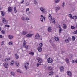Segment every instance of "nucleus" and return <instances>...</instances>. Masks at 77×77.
Masks as SVG:
<instances>
[{
  "label": "nucleus",
  "instance_id": "f257e3e1",
  "mask_svg": "<svg viewBox=\"0 0 77 77\" xmlns=\"http://www.w3.org/2000/svg\"><path fill=\"white\" fill-rule=\"evenodd\" d=\"M48 18L50 21H52V23L53 24L55 23V18H53L52 17V16L51 14H49L48 16Z\"/></svg>",
  "mask_w": 77,
  "mask_h": 77
},
{
  "label": "nucleus",
  "instance_id": "f03ea898",
  "mask_svg": "<svg viewBox=\"0 0 77 77\" xmlns=\"http://www.w3.org/2000/svg\"><path fill=\"white\" fill-rule=\"evenodd\" d=\"M40 10L42 13H44V12H46L47 11V10L44 8L43 7H41L40 8Z\"/></svg>",
  "mask_w": 77,
  "mask_h": 77
},
{
  "label": "nucleus",
  "instance_id": "7ed1b4c3",
  "mask_svg": "<svg viewBox=\"0 0 77 77\" xmlns=\"http://www.w3.org/2000/svg\"><path fill=\"white\" fill-rule=\"evenodd\" d=\"M29 65V62H26L24 64V67L26 70L28 69V66Z\"/></svg>",
  "mask_w": 77,
  "mask_h": 77
},
{
  "label": "nucleus",
  "instance_id": "20e7f679",
  "mask_svg": "<svg viewBox=\"0 0 77 77\" xmlns=\"http://www.w3.org/2000/svg\"><path fill=\"white\" fill-rule=\"evenodd\" d=\"M40 38V35L38 33H37L35 35V39H38Z\"/></svg>",
  "mask_w": 77,
  "mask_h": 77
},
{
  "label": "nucleus",
  "instance_id": "39448f33",
  "mask_svg": "<svg viewBox=\"0 0 77 77\" xmlns=\"http://www.w3.org/2000/svg\"><path fill=\"white\" fill-rule=\"evenodd\" d=\"M47 60L48 63H50L53 62V59L51 58H49Z\"/></svg>",
  "mask_w": 77,
  "mask_h": 77
},
{
  "label": "nucleus",
  "instance_id": "423d86ee",
  "mask_svg": "<svg viewBox=\"0 0 77 77\" xmlns=\"http://www.w3.org/2000/svg\"><path fill=\"white\" fill-rule=\"evenodd\" d=\"M2 21H3V23L4 24H7L8 22V20H6V19L4 18H2Z\"/></svg>",
  "mask_w": 77,
  "mask_h": 77
},
{
  "label": "nucleus",
  "instance_id": "0eeeda50",
  "mask_svg": "<svg viewBox=\"0 0 77 77\" xmlns=\"http://www.w3.org/2000/svg\"><path fill=\"white\" fill-rule=\"evenodd\" d=\"M41 18H40V20L42 22H43V20H44V21H45V18L44 17V16L42 15H41Z\"/></svg>",
  "mask_w": 77,
  "mask_h": 77
},
{
  "label": "nucleus",
  "instance_id": "6e6552de",
  "mask_svg": "<svg viewBox=\"0 0 77 77\" xmlns=\"http://www.w3.org/2000/svg\"><path fill=\"white\" fill-rule=\"evenodd\" d=\"M60 70L61 72H63V71H64V67L60 66Z\"/></svg>",
  "mask_w": 77,
  "mask_h": 77
},
{
  "label": "nucleus",
  "instance_id": "1a4fd4ad",
  "mask_svg": "<svg viewBox=\"0 0 77 77\" xmlns=\"http://www.w3.org/2000/svg\"><path fill=\"white\" fill-rule=\"evenodd\" d=\"M33 35L32 34L29 33L26 35V36L28 38H31Z\"/></svg>",
  "mask_w": 77,
  "mask_h": 77
},
{
  "label": "nucleus",
  "instance_id": "9d476101",
  "mask_svg": "<svg viewBox=\"0 0 77 77\" xmlns=\"http://www.w3.org/2000/svg\"><path fill=\"white\" fill-rule=\"evenodd\" d=\"M67 74L69 75V77H71V75H72V74L71 73V72H70V71H68L67 72Z\"/></svg>",
  "mask_w": 77,
  "mask_h": 77
},
{
  "label": "nucleus",
  "instance_id": "9b49d317",
  "mask_svg": "<svg viewBox=\"0 0 77 77\" xmlns=\"http://www.w3.org/2000/svg\"><path fill=\"white\" fill-rule=\"evenodd\" d=\"M60 9V7H56L55 8L56 12H57L58 11H59Z\"/></svg>",
  "mask_w": 77,
  "mask_h": 77
},
{
  "label": "nucleus",
  "instance_id": "f8f14e48",
  "mask_svg": "<svg viewBox=\"0 0 77 77\" xmlns=\"http://www.w3.org/2000/svg\"><path fill=\"white\" fill-rule=\"evenodd\" d=\"M37 60L38 62L40 63H42V59L40 58H38L37 59Z\"/></svg>",
  "mask_w": 77,
  "mask_h": 77
},
{
  "label": "nucleus",
  "instance_id": "ddd939ff",
  "mask_svg": "<svg viewBox=\"0 0 77 77\" xmlns=\"http://www.w3.org/2000/svg\"><path fill=\"white\" fill-rule=\"evenodd\" d=\"M38 50L39 52H41L42 50V48L41 47H38Z\"/></svg>",
  "mask_w": 77,
  "mask_h": 77
},
{
  "label": "nucleus",
  "instance_id": "4468645a",
  "mask_svg": "<svg viewBox=\"0 0 77 77\" xmlns=\"http://www.w3.org/2000/svg\"><path fill=\"white\" fill-rule=\"evenodd\" d=\"M4 66L5 68H8V66H9V65L8 63H5L4 64Z\"/></svg>",
  "mask_w": 77,
  "mask_h": 77
},
{
  "label": "nucleus",
  "instance_id": "2eb2a0df",
  "mask_svg": "<svg viewBox=\"0 0 77 77\" xmlns=\"http://www.w3.org/2000/svg\"><path fill=\"white\" fill-rule=\"evenodd\" d=\"M27 33V32L26 31H24L22 32V35H26Z\"/></svg>",
  "mask_w": 77,
  "mask_h": 77
},
{
  "label": "nucleus",
  "instance_id": "dca6fc26",
  "mask_svg": "<svg viewBox=\"0 0 77 77\" xmlns=\"http://www.w3.org/2000/svg\"><path fill=\"white\" fill-rule=\"evenodd\" d=\"M59 33H60L62 30V28H61V27H60V26H59Z\"/></svg>",
  "mask_w": 77,
  "mask_h": 77
},
{
  "label": "nucleus",
  "instance_id": "f3484780",
  "mask_svg": "<svg viewBox=\"0 0 77 77\" xmlns=\"http://www.w3.org/2000/svg\"><path fill=\"white\" fill-rule=\"evenodd\" d=\"M8 12H11L12 11V8H11V7H8Z\"/></svg>",
  "mask_w": 77,
  "mask_h": 77
},
{
  "label": "nucleus",
  "instance_id": "a211bd4d",
  "mask_svg": "<svg viewBox=\"0 0 77 77\" xmlns=\"http://www.w3.org/2000/svg\"><path fill=\"white\" fill-rule=\"evenodd\" d=\"M63 29H65L67 27V26L66 24H64L63 25Z\"/></svg>",
  "mask_w": 77,
  "mask_h": 77
},
{
  "label": "nucleus",
  "instance_id": "6ab92c4d",
  "mask_svg": "<svg viewBox=\"0 0 77 77\" xmlns=\"http://www.w3.org/2000/svg\"><path fill=\"white\" fill-rule=\"evenodd\" d=\"M48 30L49 32H51L52 30L51 28V27H49L48 29Z\"/></svg>",
  "mask_w": 77,
  "mask_h": 77
},
{
  "label": "nucleus",
  "instance_id": "aec40b11",
  "mask_svg": "<svg viewBox=\"0 0 77 77\" xmlns=\"http://www.w3.org/2000/svg\"><path fill=\"white\" fill-rule=\"evenodd\" d=\"M15 64L17 66V68H18V67L20 66V65L19 64V63H17V62H15Z\"/></svg>",
  "mask_w": 77,
  "mask_h": 77
},
{
  "label": "nucleus",
  "instance_id": "412c9836",
  "mask_svg": "<svg viewBox=\"0 0 77 77\" xmlns=\"http://www.w3.org/2000/svg\"><path fill=\"white\" fill-rule=\"evenodd\" d=\"M8 38L9 39H12L13 38V36L12 35H10L8 36Z\"/></svg>",
  "mask_w": 77,
  "mask_h": 77
},
{
  "label": "nucleus",
  "instance_id": "4be33fe9",
  "mask_svg": "<svg viewBox=\"0 0 77 77\" xmlns=\"http://www.w3.org/2000/svg\"><path fill=\"white\" fill-rule=\"evenodd\" d=\"M11 74L13 76H15V74L13 72H10Z\"/></svg>",
  "mask_w": 77,
  "mask_h": 77
},
{
  "label": "nucleus",
  "instance_id": "5701e85b",
  "mask_svg": "<svg viewBox=\"0 0 77 77\" xmlns=\"http://www.w3.org/2000/svg\"><path fill=\"white\" fill-rule=\"evenodd\" d=\"M17 71L18 72H20V73H23V72L20 69H17Z\"/></svg>",
  "mask_w": 77,
  "mask_h": 77
},
{
  "label": "nucleus",
  "instance_id": "b1692460",
  "mask_svg": "<svg viewBox=\"0 0 77 77\" xmlns=\"http://www.w3.org/2000/svg\"><path fill=\"white\" fill-rule=\"evenodd\" d=\"M14 61H11V63H10V65H14Z\"/></svg>",
  "mask_w": 77,
  "mask_h": 77
},
{
  "label": "nucleus",
  "instance_id": "393cba45",
  "mask_svg": "<svg viewBox=\"0 0 77 77\" xmlns=\"http://www.w3.org/2000/svg\"><path fill=\"white\" fill-rule=\"evenodd\" d=\"M65 60H66V62L67 63H69V59L68 58H66V59Z\"/></svg>",
  "mask_w": 77,
  "mask_h": 77
},
{
  "label": "nucleus",
  "instance_id": "a878e982",
  "mask_svg": "<svg viewBox=\"0 0 77 77\" xmlns=\"http://www.w3.org/2000/svg\"><path fill=\"white\" fill-rule=\"evenodd\" d=\"M49 75H53V72L51 71L49 73Z\"/></svg>",
  "mask_w": 77,
  "mask_h": 77
},
{
  "label": "nucleus",
  "instance_id": "bb28decb",
  "mask_svg": "<svg viewBox=\"0 0 77 77\" xmlns=\"http://www.w3.org/2000/svg\"><path fill=\"white\" fill-rule=\"evenodd\" d=\"M55 39L56 41H58L59 40V38L57 37H56L55 38Z\"/></svg>",
  "mask_w": 77,
  "mask_h": 77
},
{
  "label": "nucleus",
  "instance_id": "cd10ccee",
  "mask_svg": "<svg viewBox=\"0 0 77 77\" xmlns=\"http://www.w3.org/2000/svg\"><path fill=\"white\" fill-rule=\"evenodd\" d=\"M49 42L51 44H53V39H51L49 41Z\"/></svg>",
  "mask_w": 77,
  "mask_h": 77
},
{
  "label": "nucleus",
  "instance_id": "c85d7f7f",
  "mask_svg": "<svg viewBox=\"0 0 77 77\" xmlns=\"http://www.w3.org/2000/svg\"><path fill=\"white\" fill-rule=\"evenodd\" d=\"M69 59H72L73 56H72V55H69Z\"/></svg>",
  "mask_w": 77,
  "mask_h": 77
},
{
  "label": "nucleus",
  "instance_id": "c756f323",
  "mask_svg": "<svg viewBox=\"0 0 77 77\" xmlns=\"http://www.w3.org/2000/svg\"><path fill=\"white\" fill-rule=\"evenodd\" d=\"M15 57L17 59H18V58H19V56H18L17 54H16L15 55Z\"/></svg>",
  "mask_w": 77,
  "mask_h": 77
},
{
  "label": "nucleus",
  "instance_id": "7c9ffc66",
  "mask_svg": "<svg viewBox=\"0 0 77 77\" xmlns=\"http://www.w3.org/2000/svg\"><path fill=\"white\" fill-rule=\"evenodd\" d=\"M10 60V58H7L5 59V61H6V62H8Z\"/></svg>",
  "mask_w": 77,
  "mask_h": 77
},
{
  "label": "nucleus",
  "instance_id": "2f4dec72",
  "mask_svg": "<svg viewBox=\"0 0 77 77\" xmlns=\"http://www.w3.org/2000/svg\"><path fill=\"white\" fill-rule=\"evenodd\" d=\"M26 44H27V42H26L25 41H24L23 42V46L26 45Z\"/></svg>",
  "mask_w": 77,
  "mask_h": 77
},
{
  "label": "nucleus",
  "instance_id": "473e14b6",
  "mask_svg": "<svg viewBox=\"0 0 77 77\" xmlns=\"http://www.w3.org/2000/svg\"><path fill=\"white\" fill-rule=\"evenodd\" d=\"M60 1V0H55V2L56 3H59Z\"/></svg>",
  "mask_w": 77,
  "mask_h": 77
},
{
  "label": "nucleus",
  "instance_id": "72a5a7b5",
  "mask_svg": "<svg viewBox=\"0 0 77 77\" xmlns=\"http://www.w3.org/2000/svg\"><path fill=\"white\" fill-rule=\"evenodd\" d=\"M29 54L30 55H32V56H33V55L35 54L34 52H33L29 53Z\"/></svg>",
  "mask_w": 77,
  "mask_h": 77
},
{
  "label": "nucleus",
  "instance_id": "f704fd0d",
  "mask_svg": "<svg viewBox=\"0 0 77 77\" xmlns=\"http://www.w3.org/2000/svg\"><path fill=\"white\" fill-rule=\"evenodd\" d=\"M48 69L49 70H52L53 69V68L51 66H49L48 67Z\"/></svg>",
  "mask_w": 77,
  "mask_h": 77
},
{
  "label": "nucleus",
  "instance_id": "c9c22d12",
  "mask_svg": "<svg viewBox=\"0 0 77 77\" xmlns=\"http://www.w3.org/2000/svg\"><path fill=\"white\" fill-rule=\"evenodd\" d=\"M69 17H70V18H71V19H72L73 17H72V15H71V14H69Z\"/></svg>",
  "mask_w": 77,
  "mask_h": 77
},
{
  "label": "nucleus",
  "instance_id": "e433bc0d",
  "mask_svg": "<svg viewBox=\"0 0 77 77\" xmlns=\"http://www.w3.org/2000/svg\"><path fill=\"white\" fill-rule=\"evenodd\" d=\"M65 42H66V43H68V42H69V40L68 39H66L65 40Z\"/></svg>",
  "mask_w": 77,
  "mask_h": 77
},
{
  "label": "nucleus",
  "instance_id": "4c0bfd02",
  "mask_svg": "<svg viewBox=\"0 0 77 77\" xmlns=\"http://www.w3.org/2000/svg\"><path fill=\"white\" fill-rule=\"evenodd\" d=\"M29 5L30 3H29V2H27L26 4V6H29Z\"/></svg>",
  "mask_w": 77,
  "mask_h": 77
},
{
  "label": "nucleus",
  "instance_id": "58836bf2",
  "mask_svg": "<svg viewBox=\"0 0 77 77\" xmlns=\"http://www.w3.org/2000/svg\"><path fill=\"white\" fill-rule=\"evenodd\" d=\"M62 6L63 8H64L65 7V2H63L62 4Z\"/></svg>",
  "mask_w": 77,
  "mask_h": 77
},
{
  "label": "nucleus",
  "instance_id": "ea45409f",
  "mask_svg": "<svg viewBox=\"0 0 77 77\" xmlns=\"http://www.w3.org/2000/svg\"><path fill=\"white\" fill-rule=\"evenodd\" d=\"M75 37L74 36H72V40L73 41H75Z\"/></svg>",
  "mask_w": 77,
  "mask_h": 77
},
{
  "label": "nucleus",
  "instance_id": "a19ab883",
  "mask_svg": "<svg viewBox=\"0 0 77 77\" xmlns=\"http://www.w3.org/2000/svg\"><path fill=\"white\" fill-rule=\"evenodd\" d=\"M74 20H76L77 18V16H75L73 17V18Z\"/></svg>",
  "mask_w": 77,
  "mask_h": 77
},
{
  "label": "nucleus",
  "instance_id": "79ce46f5",
  "mask_svg": "<svg viewBox=\"0 0 77 77\" xmlns=\"http://www.w3.org/2000/svg\"><path fill=\"white\" fill-rule=\"evenodd\" d=\"M1 33L3 34H4L5 33V31L4 30H2L1 31Z\"/></svg>",
  "mask_w": 77,
  "mask_h": 77
},
{
  "label": "nucleus",
  "instance_id": "37998d69",
  "mask_svg": "<svg viewBox=\"0 0 77 77\" xmlns=\"http://www.w3.org/2000/svg\"><path fill=\"white\" fill-rule=\"evenodd\" d=\"M14 10L15 13H16V12H17V9L16 7H15L14 8Z\"/></svg>",
  "mask_w": 77,
  "mask_h": 77
},
{
  "label": "nucleus",
  "instance_id": "c03bdc74",
  "mask_svg": "<svg viewBox=\"0 0 77 77\" xmlns=\"http://www.w3.org/2000/svg\"><path fill=\"white\" fill-rule=\"evenodd\" d=\"M1 12L2 16H4V15H5V13H4V12L3 11H1Z\"/></svg>",
  "mask_w": 77,
  "mask_h": 77
},
{
  "label": "nucleus",
  "instance_id": "a18cd8bd",
  "mask_svg": "<svg viewBox=\"0 0 77 77\" xmlns=\"http://www.w3.org/2000/svg\"><path fill=\"white\" fill-rule=\"evenodd\" d=\"M43 45V44L42 43H40L39 44V47H42V46Z\"/></svg>",
  "mask_w": 77,
  "mask_h": 77
},
{
  "label": "nucleus",
  "instance_id": "49530a36",
  "mask_svg": "<svg viewBox=\"0 0 77 77\" xmlns=\"http://www.w3.org/2000/svg\"><path fill=\"white\" fill-rule=\"evenodd\" d=\"M71 29H75V27L73 26H71Z\"/></svg>",
  "mask_w": 77,
  "mask_h": 77
},
{
  "label": "nucleus",
  "instance_id": "de8ad7c7",
  "mask_svg": "<svg viewBox=\"0 0 77 77\" xmlns=\"http://www.w3.org/2000/svg\"><path fill=\"white\" fill-rule=\"evenodd\" d=\"M71 39L72 38L71 37H69L68 38V40L69 41H71Z\"/></svg>",
  "mask_w": 77,
  "mask_h": 77
},
{
  "label": "nucleus",
  "instance_id": "09e8293b",
  "mask_svg": "<svg viewBox=\"0 0 77 77\" xmlns=\"http://www.w3.org/2000/svg\"><path fill=\"white\" fill-rule=\"evenodd\" d=\"M8 44H9V45H12V41L10 42Z\"/></svg>",
  "mask_w": 77,
  "mask_h": 77
},
{
  "label": "nucleus",
  "instance_id": "8fccbe9b",
  "mask_svg": "<svg viewBox=\"0 0 77 77\" xmlns=\"http://www.w3.org/2000/svg\"><path fill=\"white\" fill-rule=\"evenodd\" d=\"M1 44L2 45H5L4 42L3 41L2 42Z\"/></svg>",
  "mask_w": 77,
  "mask_h": 77
},
{
  "label": "nucleus",
  "instance_id": "3c124183",
  "mask_svg": "<svg viewBox=\"0 0 77 77\" xmlns=\"http://www.w3.org/2000/svg\"><path fill=\"white\" fill-rule=\"evenodd\" d=\"M72 63H76L75 60H73L72 61Z\"/></svg>",
  "mask_w": 77,
  "mask_h": 77
},
{
  "label": "nucleus",
  "instance_id": "603ef678",
  "mask_svg": "<svg viewBox=\"0 0 77 77\" xmlns=\"http://www.w3.org/2000/svg\"><path fill=\"white\" fill-rule=\"evenodd\" d=\"M29 11V8H28L26 9L25 11L26 12H28V11Z\"/></svg>",
  "mask_w": 77,
  "mask_h": 77
},
{
  "label": "nucleus",
  "instance_id": "864d4df0",
  "mask_svg": "<svg viewBox=\"0 0 77 77\" xmlns=\"http://www.w3.org/2000/svg\"><path fill=\"white\" fill-rule=\"evenodd\" d=\"M25 46V48L26 49H27L28 48V47H29L28 45H26Z\"/></svg>",
  "mask_w": 77,
  "mask_h": 77
},
{
  "label": "nucleus",
  "instance_id": "5fc2aeb1",
  "mask_svg": "<svg viewBox=\"0 0 77 77\" xmlns=\"http://www.w3.org/2000/svg\"><path fill=\"white\" fill-rule=\"evenodd\" d=\"M5 27H10V26L8 25H6L5 26Z\"/></svg>",
  "mask_w": 77,
  "mask_h": 77
},
{
  "label": "nucleus",
  "instance_id": "6e6d98bb",
  "mask_svg": "<svg viewBox=\"0 0 77 77\" xmlns=\"http://www.w3.org/2000/svg\"><path fill=\"white\" fill-rule=\"evenodd\" d=\"M34 4H35V5L37 4V1L36 0H35L34 1Z\"/></svg>",
  "mask_w": 77,
  "mask_h": 77
},
{
  "label": "nucleus",
  "instance_id": "4d7b16f0",
  "mask_svg": "<svg viewBox=\"0 0 77 77\" xmlns=\"http://www.w3.org/2000/svg\"><path fill=\"white\" fill-rule=\"evenodd\" d=\"M39 65H41V64L38 63L37 64V67H38L39 66Z\"/></svg>",
  "mask_w": 77,
  "mask_h": 77
},
{
  "label": "nucleus",
  "instance_id": "13d9d810",
  "mask_svg": "<svg viewBox=\"0 0 77 77\" xmlns=\"http://www.w3.org/2000/svg\"><path fill=\"white\" fill-rule=\"evenodd\" d=\"M73 34H77V32L76 31H75L73 32Z\"/></svg>",
  "mask_w": 77,
  "mask_h": 77
},
{
  "label": "nucleus",
  "instance_id": "bf43d9fd",
  "mask_svg": "<svg viewBox=\"0 0 77 77\" xmlns=\"http://www.w3.org/2000/svg\"><path fill=\"white\" fill-rule=\"evenodd\" d=\"M26 20H27V21H28V20H29V18H28V17H26Z\"/></svg>",
  "mask_w": 77,
  "mask_h": 77
},
{
  "label": "nucleus",
  "instance_id": "052dcab7",
  "mask_svg": "<svg viewBox=\"0 0 77 77\" xmlns=\"http://www.w3.org/2000/svg\"><path fill=\"white\" fill-rule=\"evenodd\" d=\"M24 0H22V1L21 2V3H24Z\"/></svg>",
  "mask_w": 77,
  "mask_h": 77
},
{
  "label": "nucleus",
  "instance_id": "680f3d73",
  "mask_svg": "<svg viewBox=\"0 0 77 77\" xmlns=\"http://www.w3.org/2000/svg\"><path fill=\"white\" fill-rule=\"evenodd\" d=\"M21 19L22 20H25V19H24V18L23 17H22Z\"/></svg>",
  "mask_w": 77,
  "mask_h": 77
},
{
  "label": "nucleus",
  "instance_id": "e2e57ef3",
  "mask_svg": "<svg viewBox=\"0 0 77 77\" xmlns=\"http://www.w3.org/2000/svg\"><path fill=\"white\" fill-rule=\"evenodd\" d=\"M30 12H29L27 13V15H30Z\"/></svg>",
  "mask_w": 77,
  "mask_h": 77
},
{
  "label": "nucleus",
  "instance_id": "0e129e2a",
  "mask_svg": "<svg viewBox=\"0 0 77 77\" xmlns=\"http://www.w3.org/2000/svg\"><path fill=\"white\" fill-rule=\"evenodd\" d=\"M42 38L41 37H40L39 38V40H40V41H41V40H42Z\"/></svg>",
  "mask_w": 77,
  "mask_h": 77
},
{
  "label": "nucleus",
  "instance_id": "69168bd1",
  "mask_svg": "<svg viewBox=\"0 0 77 77\" xmlns=\"http://www.w3.org/2000/svg\"><path fill=\"white\" fill-rule=\"evenodd\" d=\"M2 38V35H0V38Z\"/></svg>",
  "mask_w": 77,
  "mask_h": 77
},
{
  "label": "nucleus",
  "instance_id": "338daca9",
  "mask_svg": "<svg viewBox=\"0 0 77 77\" xmlns=\"http://www.w3.org/2000/svg\"><path fill=\"white\" fill-rule=\"evenodd\" d=\"M65 53V51H62V53Z\"/></svg>",
  "mask_w": 77,
  "mask_h": 77
},
{
  "label": "nucleus",
  "instance_id": "774afa93",
  "mask_svg": "<svg viewBox=\"0 0 77 77\" xmlns=\"http://www.w3.org/2000/svg\"><path fill=\"white\" fill-rule=\"evenodd\" d=\"M76 27H77V23H76Z\"/></svg>",
  "mask_w": 77,
  "mask_h": 77
}]
</instances>
